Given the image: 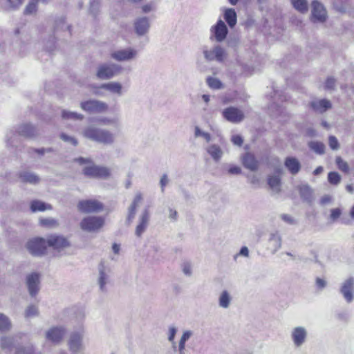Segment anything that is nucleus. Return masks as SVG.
<instances>
[{"mask_svg":"<svg viewBox=\"0 0 354 354\" xmlns=\"http://www.w3.org/2000/svg\"><path fill=\"white\" fill-rule=\"evenodd\" d=\"M83 135L92 141L104 145H112L115 140V135L109 130L93 125L87 127L84 130Z\"/></svg>","mask_w":354,"mask_h":354,"instance_id":"obj_1","label":"nucleus"},{"mask_svg":"<svg viewBox=\"0 0 354 354\" xmlns=\"http://www.w3.org/2000/svg\"><path fill=\"white\" fill-rule=\"evenodd\" d=\"M122 67L114 63H105L97 68L96 76L100 80H109L121 73Z\"/></svg>","mask_w":354,"mask_h":354,"instance_id":"obj_2","label":"nucleus"},{"mask_svg":"<svg viewBox=\"0 0 354 354\" xmlns=\"http://www.w3.org/2000/svg\"><path fill=\"white\" fill-rule=\"evenodd\" d=\"M47 246V241L40 237L30 239L26 244L28 252L35 257L44 255L46 253Z\"/></svg>","mask_w":354,"mask_h":354,"instance_id":"obj_3","label":"nucleus"},{"mask_svg":"<svg viewBox=\"0 0 354 354\" xmlns=\"http://www.w3.org/2000/svg\"><path fill=\"white\" fill-rule=\"evenodd\" d=\"M104 223V220L101 216H88L81 221L80 227L84 231L92 232L100 230Z\"/></svg>","mask_w":354,"mask_h":354,"instance_id":"obj_4","label":"nucleus"},{"mask_svg":"<svg viewBox=\"0 0 354 354\" xmlns=\"http://www.w3.org/2000/svg\"><path fill=\"white\" fill-rule=\"evenodd\" d=\"M108 104L102 101L89 100L80 103V108L89 113H101L108 110Z\"/></svg>","mask_w":354,"mask_h":354,"instance_id":"obj_5","label":"nucleus"},{"mask_svg":"<svg viewBox=\"0 0 354 354\" xmlns=\"http://www.w3.org/2000/svg\"><path fill=\"white\" fill-rule=\"evenodd\" d=\"M77 208L82 213H95L103 209V204L95 199L81 200L78 202Z\"/></svg>","mask_w":354,"mask_h":354,"instance_id":"obj_6","label":"nucleus"},{"mask_svg":"<svg viewBox=\"0 0 354 354\" xmlns=\"http://www.w3.org/2000/svg\"><path fill=\"white\" fill-rule=\"evenodd\" d=\"M85 176L91 178H108L111 175L110 169L104 166L91 164L86 166L83 169Z\"/></svg>","mask_w":354,"mask_h":354,"instance_id":"obj_7","label":"nucleus"},{"mask_svg":"<svg viewBox=\"0 0 354 354\" xmlns=\"http://www.w3.org/2000/svg\"><path fill=\"white\" fill-rule=\"evenodd\" d=\"M211 39H214L217 42L224 41L228 34V28L225 22L218 19L215 25L211 27Z\"/></svg>","mask_w":354,"mask_h":354,"instance_id":"obj_8","label":"nucleus"},{"mask_svg":"<svg viewBox=\"0 0 354 354\" xmlns=\"http://www.w3.org/2000/svg\"><path fill=\"white\" fill-rule=\"evenodd\" d=\"M203 55L207 61L223 62L226 56V51L220 45H215L210 49L204 50Z\"/></svg>","mask_w":354,"mask_h":354,"instance_id":"obj_9","label":"nucleus"},{"mask_svg":"<svg viewBox=\"0 0 354 354\" xmlns=\"http://www.w3.org/2000/svg\"><path fill=\"white\" fill-rule=\"evenodd\" d=\"M312 8V21L315 22H324L327 19V12L326 8L317 0H313L311 3Z\"/></svg>","mask_w":354,"mask_h":354,"instance_id":"obj_10","label":"nucleus"},{"mask_svg":"<svg viewBox=\"0 0 354 354\" xmlns=\"http://www.w3.org/2000/svg\"><path fill=\"white\" fill-rule=\"evenodd\" d=\"M137 54V50L129 47L115 50L111 54V56L118 62H127L134 59Z\"/></svg>","mask_w":354,"mask_h":354,"instance_id":"obj_11","label":"nucleus"},{"mask_svg":"<svg viewBox=\"0 0 354 354\" xmlns=\"http://www.w3.org/2000/svg\"><path fill=\"white\" fill-rule=\"evenodd\" d=\"M291 339L296 347H301L307 339L308 331L304 326H296L292 329Z\"/></svg>","mask_w":354,"mask_h":354,"instance_id":"obj_12","label":"nucleus"},{"mask_svg":"<svg viewBox=\"0 0 354 354\" xmlns=\"http://www.w3.org/2000/svg\"><path fill=\"white\" fill-rule=\"evenodd\" d=\"M26 283L31 297H35L39 290L40 274L33 272L28 274L26 278Z\"/></svg>","mask_w":354,"mask_h":354,"instance_id":"obj_13","label":"nucleus"},{"mask_svg":"<svg viewBox=\"0 0 354 354\" xmlns=\"http://www.w3.org/2000/svg\"><path fill=\"white\" fill-rule=\"evenodd\" d=\"M149 19L147 17H137L133 22V28L135 32L138 37L146 35L150 29Z\"/></svg>","mask_w":354,"mask_h":354,"instance_id":"obj_14","label":"nucleus"},{"mask_svg":"<svg viewBox=\"0 0 354 354\" xmlns=\"http://www.w3.org/2000/svg\"><path fill=\"white\" fill-rule=\"evenodd\" d=\"M223 117L232 123H239L244 119V113L239 109L230 106L223 111Z\"/></svg>","mask_w":354,"mask_h":354,"instance_id":"obj_15","label":"nucleus"},{"mask_svg":"<svg viewBox=\"0 0 354 354\" xmlns=\"http://www.w3.org/2000/svg\"><path fill=\"white\" fill-rule=\"evenodd\" d=\"M66 333V329L63 326H53L46 333V338L54 344L62 341Z\"/></svg>","mask_w":354,"mask_h":354,"instance_id":"obj_16","label":"nucleus"},{"mask_svg":"<svg viewBox=\"0 0 354 354\" xmlns=\"http://www.w3.org/2000/svg\"><path fill=\"white\" fill-rule=\"evenodd\" d=\"M82 339V331H77L71 333L68 341L70 349L75 353L82 351L84 350Z\"/></svg>","mask_w":354,"mask_h":354,"instance_id":"obj_17","label":"nucleus"},{"mask_svg":"<svg viewBox=\"0 0 354 354\" xmlns=\"http://www.w3.org/2000/svg\"><path fill=\"white\" fill-rule=\"evenodd\" d=\"M354 287V278L349 277L345 280L341 287L340 292L348 303L353 300V289Z\"/></svg>","mask_w":354,"mask_h":354,"instance_id":"obj_18","label":"nucleus"},{"mask_svg":"<svg viewBox=\"0 0 354 354\" xmlns=\"http://www.w3.org/2000/svg\"><path fill=\"white\" fill-rule=\"evenodd\" d=\"M149 212L147 208H145L141 213L138 219V224L136 226L135 234L140 237L145 232L149 221Z\"/></svg>","mask_w":354,"mask_h":354,"instance_id":"obj_19","label":"nucleus"},{"mask_svg":"<svg viewBox=\"0 0 354 354\" xmlns=\"http://www.w3.org/2000/svg\"><path fill=\"white\" fill-rule=\"evenodd\" d=\"M310 107L315 112L322 113L331 108V103L326 99L314 100L310 102Z\"/></svg>","mask_w":354,"mask_h":354,"instance_id":"obj_20","label":"nucleus"},{"mask_svg":"<svg viewBox=\"0 0 354 354\" xmlns=\"http://www.w3.org/2000/svg\"><path fill=\"white\" fill-rule=\"evenodd\" d=\"M46 241L48 246L53 247L55 249L64 248L69 245L68 240L60 235H51Z\"/></svg>","mask_w":354,"mask_h":354,"instance_id":"obj_21","label":"nucleus"},{"mask_svg":"<svg viewBox=\"0 0 354 354\" xmlns=\"http://www.w3.org/2000/svg\"><path fill=\"white\" fill-rule=\"evenodd\" d=\"M284 165L292 175L297 174L301 167L300 162L295 157L292 156L285 159Z\"/></svg>","mask_w":354,"mask_h":354,"instance_id":"obj_22","label":"nucleus"},{"mask_svg":"<svg viewBox=\"0 0 354 354\" xmlns=\"http://www.w3.org/2000/svg\"><path fill=\"white\" fill-rule=\"evenodd\" d=\"M19 178L21 182L36 185L39 183L40 178L35 173L29 171H22L19 173Z\"/></svg>","mask_w":354,"mask_h":354,"instance_id":"obj_23","label":"nucleus"},{"mask_svg":"<svg viewBox=\"0 0 354 354\" xmlns=\"http://www.w3.org/2000/svg\"><path fill=\"white\" fill-rule=\"evenodd\" d=\"M205 149L207 153L216 162H218L221 160L224 153L221 147L216 144L209 145Z\"/></svg>","mask_w":354,"mask_h":354,"instance_id":"obj_24","label":"nucleus"},{"mask_svg":"<svg viewBox=\"0 0 354 354\" xmlns=\"http://www.w3.org/2000/svg\"><path fill=\"white\" fill-rule=\"evenodd\" d=\"M18 133L25 138H32L37 135L36 128L28 123L21 124L17 129Z\"/></svg>","mask_w":354,"mask_h":354,"instance_id":"obj_25","label":"nucleus"},{"mask_svg":"<svg viewBox=\"0 0 354 354\" xmlns=\"http://www.w3.org/2000/svg\"><path fill=\"white\" fill-rule=\"evenodd\" d=\"M243 166L250 171H255L258 169L259 162L251 153H245L242 158Z\"/></svg>","mask_w":354,"mask_h":354,"instance_id":"obj_26","label":"nucleus"},{"mask_svg":"<svg viewBox=\"0 0 354 354\" xmlns=\"http://www.w3.org/2000/svg\"><path fill=\"white\" fill-rule=\"evenodd\" d=\"M100 88L109 91L112 93L117 94L119 96L122 95V86L120 83L117 82L104 83Z\"/></svg>","mask_w":354,"mask_h":354,"instance_id":"obj_27","label":"nucleus"},{"mask_svg":"<svg viewBox=\"0 0 354 354\" xmlns=\"http://www.w3.org/2000/svg\"><path fill=\"white\" fill-rule=\"evenodd\" d=\"M30 210L32 212H44L46 210H51L53 207L51 205L46 203L39 200H33L30 202Z\"/></svg>","mask_w":354,"mask_h":354,"instance_id":"obj_28","label":"nucleus"},{"mask_svg":"<svg viewBox=\"0 0 354 354\" xmlns=\"http://www.w3.org/2000/svg\"><path fill=\"white\" fill-rule=\"evenodd\" d=\"M223 17L230 28H234L237 22V15L234 8H226L224 11Z\"/></svg>","mask_w":354,"mask_h":354,"instance_id":"obj_29","label":"nucleus"},{"mask_svg":"<svg viewBox=\"0 0 354 354\" xmlns=\"http://www.w3.org/2000/svg\"><path fill=\"white\" fill-rule=\"evenodd\" d=\"M98 285L102 292L106 291V285L109 283V275L103 267L99 269Z\"/></svg>","mask_w":354,"mask_h":354,"instance_id":"obj_30","label":"nucleus"},{"mask_svg":"<svg viewBox=\"0 0 354 354\" xmlns=\"http://www.w3.org/2000/svg\"><path fill=\"white\" fill-rule=\"evenodd\" d=\"M268 184L273 192L276 194L281 192V178L278 176H269L268 178Z\"/></svg>","mask_w":354,"mask_h":354,"instance_id":"obj_31","label":"nucleus"},{"mask_svg":"<svg viewBox=\"0 0 354 354\" xmlns=\"http://www.w3.org/2000/svg\"><path fill=\"white\" fill-rule=\"evenodd\" d=\"M269 243L272 248L273 253L276 252L281 246V238L277 232L271 233Z\"/></svg>","mask_w":354,"mask_h":354,"instance_id":"obj_32","label":"nucleus"},{"mask_svg":"<svg viewBox=\"0 0 354 354\" xmlns=\"http://www.w3.org/2000/svg\"><path fill=\"white\" fill-rule=\"evenodd\" d=\"M301 197L306 202L310 203L313 201V191L308 185H304L299 187Z\"/></svg>","mask_w":354,"mask_h":354,"instance_id":"obj_33","label":"nucleus"},{"mask_svg":"<svg viewBox=\"0 0 354 354\" xmlns=\"http://www.w3.org/2000/svg\"><path fill=\"white\" fill-rule=\"evenodd\" d=\"M293 8L301 14H306L308 11L307 0H290Z\"/></svg>","mask_w":354,"mask_h":354,"instance_id":"obj_34","label":"nucleus"},{"mask_svg":"<svg viewBox=\"0 0 354 354\" xmlns=\"http://www.w3.org/2000/svg\"><path fill=\"white\" fill-rule=\"evenodd\" d=\"M310 150L318 155H323L325 153L326 146L319 141H310L308 144Z\"/></svg>","mask_w":354,"mask_h":354,"instance_id":"obj_35","label":"nucleus"},{"mask_svg":"<svg viewBox=\"0 0 354 354\" xmlns=\"http://www.w3.org/2000/svg\"><path fill=\"white\" fill-rule=\"evenodd\" d=\"M232 301V297L227 290H223L218 297V305L221 308H228Z\"/></svg>","mask_w":354,"mask_h":354,"instance_id":"obj_36","label":"nucleus"},{"mask_svg":"<svg viewBox=\"0 0 354 354\" xmlns=\"http://www.w3.org/2000/svg\"><path fill=\"white\" fill-rule=\"evenodd\" d=\"M14 337H2L0 339V346L3 351H10L14 346Z\"/></svg>","mask_w":354,"mask_h":354,"instance_id":"obj_37","label":"nucleus"},{"mask_svg":"<svg viewBox=\"0 0 354 354\" xmlns=\"http://www.w3.org/2000/svg\"><path fill=\"white\" fill-rule=\"evenodd\" d=\"M12 325L9 318L3 313H0V332H7L11 329Z\"/></svg>","mask_w":354,"mask_h":354,"instance_id":"obj_38","label":"nucleus"},{"mask_svg":"<svg viewBox=\"0 0 354 354\" xmlns=\"http://www.w3.org/2000/svg\"><path fill=\"white\" fill-rule=\"evenodd\" d=\"M62 117L63 119L71 120H82L84 119L82 114L66 110L62 111Z\"/></svg>","mask_w":354,"mask_h":354,"instance_id":"obj_39","label":"nucleus"},{"mask_svg":"<svg viewBox=\"0 0 354 354\" xmlns=\"http://www.w3.org/2000/svg\"><path fill=\"white\" fill-rule=\"evenodd\" d=\"M36 0H30L28 5L25 7L24 14L26 15H34L37 11V4Z\"/></svg>","mask_w":354,"mask_h":354,"instance_id":"obj_40","label":"nucleus"},{"mask_svg":"<svg viewBox=\"0 0 354 354\" xmlns=\"http://www.w3.org/2000/svg\"><path fill=\"white\" fill-rule=\"evenodd\" d=\"M90 14L93 17H96L100 12V1L99 0H89V8Z\"/></svg>","mask_w":354,"mask_h":354,"instance_id":"obj_41","label":"nucleus"},{"mask_svg":"<svg viewBox=\"0 0 354 354\" xmlns=\"http://www.w3.org/2000/svg\"><path fill=\"white\" fill-rule=\"evenodd\" d=\"M194 136L196 138L201 137L204 140H205V141L207 142H210L212 140V136L209 133L203 131L201 129H200L197 126L195 127V129H194Z\"/></svg>","mask_w":354,"mask_h":354,"instance_id":"obj_42","label":"nucleus"},{"mask_svg":"<svg viewBox=\"0 0 354 354\" xmlns=\"http://www.w3.org/2000/svg\"><path fill=\"white\" fill-rule=\"evenodd\" d=\"M207 85L213 89H220L223 87L222 82L217 78L209 77L207 78Z\"/></svg>","mask_w":354,"mask_h":354,"instance_id":"obj_43","label":"nucleus"},{"mask_svg":"<svg viewBox=\"0 0 354 354\" xmlns=\"http://www.w3.org/2000/svg\"><path fill=\"white\" fill-rule=\"evenodd\" d=\"M177 329L175 326H170L168 330V341L171 343L174 351H176V343L174 341Z\"/></svg>","mask_w":354,"mask_h":354,"instance_id":"obj_44","label":"nucleus"},{"mask_svg":"<svg viewBox=\"0 0 354 354\" xmlns=\"http://www.w3.org/2000/svg\"><path fill=\"white\" fill-rule=\"evenodd\" d=\"M39 223L42 226L48 227H55L59 225L58 221L53 218H41Z\"/></svg>","mask_w":354,"mask_h":354,"instance_id":"obj_45","label":"nucleus"},{"mask_svg":"<svg viewBox=\"0 0 354 354\" xmlns=\"http://www.w3.org/2000/svg\"><path fill=\"white\" fill-rule=\"evenodd\" d=\"M142 200H143V196H142V193L140 192H136V195L134 196V198L129 207L136 210L137 207L142 203Z\"/></svg>","mask_w":354,"mask_h":354,"instance_id":"obj_46","label":"nucleus"},{"mask_svg":"<svg viewBox=\"0 0 354 354\" xmlns=\"http://www.w3.org/2000/svg\"><path fill=\"white\" fill-rule=\"evenodd\" d=\"M38 314V308L35 305L28 306L25 310V317L27 318L36 317Z\"/></svg>","mask_w":354,"mask_h":354,"instance_id":"obj_47","label":"nucleus"},{"mask_svg":"<svg viewBox=\"0 0 354 354\" xmlns=\"http://www.w3.org/2000/svg\"><path fill=\"white\" fill-rule=\"evenodd\" d=\"M157 2L155 0L150 1L142 6V11L144 13H149L156 9Z\"/></svg>","mask_w":354,"mask_h":354,"instance_id":"obj_48","label":"nucleus"},{"mask_svg":"<svg viewBox=\"0 0 354 354\" xmlns=\"http://www.w3.org/2000/svg\"><path fill=\"white\" fill-rule=\"evenodd\" d=\"M328 182L332 185H337L340 183L341 176L335 171H330L328 174Z\"/></svg>","mask_w":354,"mask_h":354,"instance_id":"obj_49","label":"nucleus"},{"mask_svg":"<svg viewBox=\"0 0 354 354\" xmlns=\"http://www.w3.org/2000/svg\"><path fill=\"white\" fill-rule=\"evenodd\" d=\"M192 335L193 332L192 330H185L180 338L178 344H181V346H186V342L189 339Z\"/></svg>","mask_w":354,"mask_h":354,"instance_id":"obj_50","label":"nucleus"},{"mask_svg":"<svg viewBox=\"0 0 354 354\" xmlns=\"http://www.w3.org/2000/svg\"><path fill=\"white\" fill-rule=\"evenodd\" d=\"M335 162L338 167V168L344 171L348 172L349 170V167L346 162L342 160V158L339 156H337L335 160Z\"/></svg>","mask_w":354,"mask_h":354,"instance_id":"obj_51","label":"nucleus"},{"mask_svg":"<svg viewBox=\"0 0 354 354\" xmlns=\"http://www.w3.org/2000/svg\"><path fill=\"white\" fill-rule=\"evenodd\" d=\"M15 354H34L33 348L30 345L18 347Z\"/></svg>","mask_w":354,"mask_h":354,"instance_id":"obj_52","label":"nucleus"},{"mask_svg":"<svg viewBox=\"0 0 354 354\" xmlns=\"http://www.w3.org/2000/svg\"><path fill=\"white\" fill-rule=\"evenodd\" d=\"M328 145L332 150H338L339 149L338 140L334 136H330L328 137Z\"/></svg>","mask_w":354,"mask_h":354,"instance_id":"obj_53","label":"nucleus"},{"mask_svg":"<svg viewBox=\"0 0 354 354\" xmlns=\"http://www.w3.org/2000/svg\"><path fill=\"white\" fill-rule=\"evenodd\" d=\"M336 80L332 77H328L325 82L324 88L328 91L334 90Z\"/></svg>","mask_w":354,"mask_h":354,"instance_id":"obj_54","label":"nucleus"},{"mask_svg":"<svg viewBox=\"0 0 354 354\" xmlns=\"http://www.w3.org/2000/svg\"><path fill=\"white\" fill-rule=\"evenodd\" d=\"M281 219L290 225H295L297 223L296 220L290 214H282L279 216Z\"/></svg>","mask_w":354,"mask_h":354,"instance_id":"obj_55","label":"nucleus"},{"mask_svg":"<svg viewBox=\"0 0 354 354\" xmlns=\"http://www.w3.org/2000/svg\"><path fill=\"white\" fill-rule=\"evenodd\" d=\"M8 6L12 9H18L24 3V0H6Z\"/></svg>","mask_w":354,"mask_h":354,"instance_id":"obj_56","label":"nucleus"},{"mask_svg":"<svg viewBox=\"0 0 354 354\" xmlns=\"http://www.w3.org/2000/svg\"><path fill=\"white\" fill-rule=\"evenodd\" d=\"M98 122L104 125H116L117 120L114 118L103 117L98 120Z\"/></svg>","mask_w":354,"mask_h":354,"instance_id":"obj_57","label":"nucleus"},{"mask_svg":"<svg viewBox=\"0 0 354 354\" xmlns=\"http://www.w3.org/2000/svg\"><path fill=\"white\" fill-rule=\"evenodd\" d=\"M60 138L63 141L69 142L74 146H76L77 145V140L74 137L68 136L65 133H62Z\"/></svg>","mask_w":354,"mask_h":354,"instance_id":"obj_58","label":"nucleus"},{"mask_svg":"<svg viewBox=\"0 0 354 354\" xmlns=\"http://www.w3.org/2000/svg\"><path fill=\"white\" fill-rule=\"evenodd\" d=\"M342 211L339 208H335L330 210V218L332 221H336L341 215Z\"/></svg>","mask_w":354,"mask_h":354,"instance_id":"obj_59","label":"nucleus"},{"mask_svg":"<svg viewBox=\"0 0 354 354\" xmlns=\"http://www.w3.org/2000/svg\"><path fill=\"white\" fill-rule=\"evenodd\" d=\"M169 178L167 174H163L160 180V185L161 188V192L163 193L165 192V186L169 183Z\"/></svg>","mask_w":354,"mask_h":354,"instance_id":"obj_60","label":"nucleus"},{"mask_svg":"<svg viewBox=\"0 0 354 354\" xmlns=\"http://www.w3.org/2000/svg\"><path fill=\"white\" fill-rule=\"evenodd\" d=\"M32 150L35 153H37L39 156H44L46 153H50V152L53 151V149L51 147L33 149Z\"/></svg>","mask_w":354,"mask_h":354,"instance_id":"obj_61","label":"nucleus"},{"mask_svg":"<svg viewBox=\"0 0 354 354\" xmlns=\"http://www.w3.org/2000/svg\"><path fill=\"white\" fill-rule=\"evenodd\" d=\"M243 256V257H248L249 256V250L248 248L246 247V246H243L239 254H236V255H234V260H236V258L238 256Z\"/></svg>","mask_w":354,"mask_h":354,"instance_id":"obj_62","label":"nucleus"},{"mask_svg":"<svg viewBox=\"0 0 354 354\" xmlns=\"http://www.w3.org/2000/svg\"><path fill=\"white\" fill-rule=\"evenodd\" d=\"M136 214V210L131 208H128V215L127 217V222L129 224L133 220Z\"/></svg>","mask_w":354,"mask_h":354,"instance_id":"obj_63","label":"nucleus"},{"mask_svg":"<svg viewBox=\"0 0 354 354\" xmlns=\"http://www.w3.org/2000/svg\"><path fill=\"white\" fill-rule=\"evenodd\" d=\"M243 138L239 135H234L232 137V142L234 145L241 146L243 143Z\"/></svg>","mask_w":354,"mask_h":354,"instance_id":"obj_64","label":"nucleus"}]
</instances>
